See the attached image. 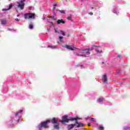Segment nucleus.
I'll list each match as a JSON object with an SVG mask.
<instances>
[{
    "label": "nucleus",
    "mask_w": 130,
    "mask_h": 130,
    "mask_svg": "<svg viewBox=\"0 0 130 130\" xmlns=\"http://www.w3.org/2000/svg\"><path fill=\"white\" fill-rule=\"evenodd\" d=\"M17 17H20V14H17Z\"/></svg>",
    "instance_id": "39"
},
{
    "label": "nucleus",
    "mask_w": 130,
    "mask_h": 130,
    "mask_svg": "<svg viewBox=\"0 0 130 130\" xmlns=\"http://www.w3.org/2000/svg\"><path fill=\"white\" fill-rule=\"evenodd\" d=\"M68 20H69V21H71L72 20V17L71 16H69L67 17Z\"/></svg>",
    "instance_id": "32"
},
{
    "label": "nucleus",
    "mask_w": 130,
    "mask_h": 130,
    "mask_svg": "<svg viewBox=\"0 0 130 130\" xmlns=\"http://www.w3.org/2000/svg\"><path fill=\"white\" fill-rule=\"evenodd\" d=\"M56 11L57 12V11H59L61 14H66V11L64 10H56Z\"/></svg>",
    "instance_id": "25"
},
{
    "label": "nucleus",
    "mask_w": 130,
    "mask_h": 130,
    "mask_svg": "<svg viewBox=\"0 0 130 130\" xmlns=\"http://www.w3.org/2000/svg\"><path fill=\"white\" fill-rule=\"evenodd\" d=\"M66 21L63 19H58L57 20V25H59V24H65Z\"/></svg>",
    "instance_id": "12"
},
{
    "label": "nucleus",
    "mask_w": 130,
    "mask_h": 130,
    "mask_svg": "<svg viewBox=\"0 0 130 130\" xmlns=\"http://www.w3.org/2000/svg\"><path fill=\"white\" fill-rule=\"evenodd\" d=\"M95 7H97L98 5H95Z\"/></svg>",
    "instance_id": "44"
},
{
    "label": "nucleus",
    "mask_w": 130,
    "mask_h": 130,
    "mask_svg": "<svg viewBox=\"0 0 130 130\" xmlns=\"http://www.w3.org/2000/svg\"><path fill=\"white\" fill-rule=\"evenodd\" d=\"M48 47L51 48V49H56V46L48 45Z\"/></svg>",
    "instance_id": "18"
},
{
    "label": "nucleus",
    "mask_w": 130,
    "mask_h": 130,
    "mask_svg": "<svg viewBox=\"0 0 130 130\" xmlns=\"http://www.w3.org/2000/svg\"><path fill=\"white\" fill-rule=\"evenodd\" d=\"M33 28H34V26H33V24H29V29L32 30V29H33Z\"/></svg>",
    "instance_id": "26"
},
{
    "label": "nucleus",
    "mask_w": 130,
    "mask_h": 130,
    "mask_svg": "<svg viewBox=\"0 0 130 130\" xmlns=\"http://www.w3.org/2000/svg\"><path fill=\"white\" fill-rule=\"evenodd\" d=\"M70 119L68 118V116H64L62 117V120L61 121V123L62 124L66 123V122H69Z\"/></svg>",
    "instance_id": "8"
},
{
    "label": "nucleus",
    "mask_w": 130,
    "mask_h": 130,
    "mask_svg": "<svg viewBox=\"0 0 130 130\" xmlns=\"http://www.w3.org/2000/svg\"><path fill=\"white\" fill-rule=\"evenodd\" d=\"M94 49V47H91L90 49H89V50H93Z\"/></svg>",
    "instance_id": "35"
},
{
    "label": "nucleus",
    "mask_w": 130,
    "mask_h": 130,
    "mask_svg": "<svg viewBox=\"0 0 130 130\" xmlns=\"http://www.w3.org/2000/svg\"><path fill=\"white\" fill-rule=\"evenodd\" d=\"M102 63L103 64V63H104V62H102Z\"/></svg>",
    "instance_id": "45"
},
{
    "label": "nucleus",
    "mask_w": 130,
    "mask_h": 130,
    "mask_svg": "<svg viewBox=\"0 0 130 130\" xmlns=\"http://www.w3.org/2000/svg\"><path fill=\"white\" fill-rule=\"evenodd\" d=\"M117 57H119V58H121V55H118L117 56Z\"/></svg>",
    "instance_id": "36"
},
{
    "label": "nucleus",
    "mask_w": 130,
    "mask_h": 130,
    "mask_svg": "<svg viewBox=\"0 0 130 130\" xmlns=\"http://www.w3.org/2000/svg\"><path fill=\"white\" fill-rule=\"evenodd\" d=\"M119 73V72H117V73H116V74H117V75H118V73Z\"/></svg>",
    "instance_id": "41"
},
{
    "label": "nucleus",
    "mask_w": 130,
    "mask_h": 130,
    "mask_svg": "<svg viewBox=\"0 0 130 130\" xmlns=\"http://www.w3.org/2000/svg\"><path fill=\"white\" fill-rule=\"evenodd\" d=\"M86 120H88L89 119V117H87V118H85Z\"/></svg>",
    "instance_id": "38"
},
{
    "label": "nucleus",
    "mask_w": 130,
    "mask_h": 130,
    "mask_svg": "<svg viewBox=\"0 0 130 130\" xmlns=\"http://www.w3.org/2000/svg\"><path fill=\"white\" fill-rule=\"evenodd\" d=\"M8 31H16V30H14L13 29H11V28H7Z\"/></svg>",
    "instance_id": "31"
},
{
    "label": "nucleus",
    "mask_w": 130,
    "mask_h": 130,
    "mask_svg": "<svg viewBox=\"0 0 130 130\" xmlns=\"http://www.w3.org/2000/svg\"><path fill=\"white\" fill-rule=\"evenodd\" d=\"M113 13L116 15H118V14H119V12L117 11V8H113Z\"/></svg>",
    "instance_id": "16"
},
{
    "label": "nucleus",
    "mask_w": 130,
    "mask_h": 130,
    "mask_svg": "<svg viewBox=\"0 0 130 130\" xmlns=\"http://www.w3.org/2000/svg\"><path fill=\"white\" fill-rule=\"evenodd\" d=\"M76 124H71L68 125V130H71L72 128H74L75 126H76Z\"/></svg>",
    "instance_id": "13"
},
{
    "label": "nucleus",
    "mask_w": 130,
    "mask_h": 130,
    "mask_svg": "<svg viewBox=\"0 0 130 130\" xmlns=\"http://www.w3.org/2000/svg\"><path fill=\"white\" fill-rule=\"evenodd\" d=\"M103 78L104 79L103 80V83H107V75L106 74L103 75Z\"/></svg>",
    "instance_id": "14"
},
{
    "label": "nucleus",
    "mask_w": 130,
    "mask_h": 130,
    "mask_svg": "<svg viewBox=\"0 0 130 130\" xmlns=\"http://www.w3.org/2000/svg\"><path fill=\"white\" fill-rule=\"evenodd\" d=\"M59 39L60 42H63V37L59 36Z\"/></svg>",
    "instance_id": "21"
},
{
    "label": "nucleus",
    "mask_w": 130,
    "mask_h": 130,
    "mask_svg": "<svg viewBox=\"0 0 130 130\" xmlns=\"http://www.w3.org/2000/svg\"><path fill=\"white\" fill-rule=\"evenodd\" d=\"M95 51L97 53H101L102 52V50H99V49L96 48Z\"/></svg>",
    "instance_id": "20"
},
{
    "label": "nucleus",
    "mask_w": 130,
    "mask_h": 130,
    "mask_svg": "<svg viewBox=\"0 0 130 130\" xmlns=\"http://www.w3.org/2000/svg\"><path fill=\"white\" fill-rule=\"evenodd\" d=\"M60 34H61L62 36H66V33L62 30H61V32L60 33Z\"/></svg>",
    "instance_id": "27"
},
{
    "label": "nucleus",
    "mask_w": 130,
    "mask_h": 130,
    "mask_svg": "<svg viewBox=\"0 0 130 130\" xmlns=\"http://www.w3.org/2000/svg\"><path fill=\"white\" fill-rule=\"evenodd\" d=\"M12 8H13V4H9V8L7 9H2V11H3L4 12H6V11H9V10H11V9H12Z\"/></svg>",
    "instance_id": "11"
},
{
    "label": "nucleus",
    "mask_w": 130,
    "mask_h": 130,
    "mask_svg": "<svg viewBox=\"0 0 130 130\" xmlns=\"http://www.w3.org/2000/svg\"><path fill=\"white\" fill-rule=\"evenodd\" d=\"M15 5L17 6V7L20 9V10H23L24 7H25L24 4L19 3V2L15 3Z\"/></svg>",
    "instance_id": "9"
},
{
    "label": "nucleus",
    "mask_w": 130,
    "mask_h": 130,
    "mask_svg": "<svg viewBox=\"0 0 130 130\" xmlns=\"http://www.w3.org/2000/svg\"><path fill=\"white\" fill-rule=\"evenodd\" d=\"M51 122L52 124H54V128L55 129H59V126L58 125V122H57V120H56V118H53L51 120Z\"/></svg>",
    "instance_id": "5"
},
{
    "label": "nucleus",
    "mask_w": 130,
    "mask_h": 130,
    "mask_svg": "<svg viewBox=\"0 0 130 130\" xmlns=\"http://www.w3.org/2000/svg\"><path fill=\"white\" fill-rule=\"evenodd\" d=\"M56 6H57V5H56V4H55L53 5V12L54 14H55V7H56Z\"/></svg>",
    "instance_id": "19"
},
{
    "label": "nucleus",
    "mask_w": 130,
    "mask_h": 130,
    "mask_svg": "<svg viewBox=\"0 0 130 130\" xmlns=\"http://www.w3.org/2000/svg\"><path fill=\"white\" fill-rule=\"evenodd\" d=\"M26 0H21L20 2H17V3H19V4H22V5H24L25 6V2Z\"/></svg>",
    "instance_id": "22"
},
{
    "label": "nucleus",
    "mask_w": 130,
    "mask_h": 130,
    "mask_svg": "<svg viewBox=\"0 0 130 130\" xmlns=\"http://www.w3.org/2000/svg\"><path fill=\"white\" fill-rule=\"evenodd\" d=\"M80 67H83V65H80Z\"/></svg>",
    "instance_id": "43"
},
{
    "label": "nucleus",
    "mask_w": 130,
    "mask_h": 130,
    "mask_svg": "<svg viewBox=\"0 0 130 130\" xmlns=\"http://www.w3.org/2000/svg\"><path fill=\"white\" fill-rule=\"evenodd\" d=\"M15 21H17V22H19L20 21V19L16 18L15 19Z\"/></svg>",
    "instance_id": "33"
},
{
    "label": "nucleus",
    "mask_w": 130,
    "mask_h": 130,
    "mask_svg": "<svg viewBox=\"0 0 130 130\" xmlns=\"http://www.w3.org/2000/svg\"><path fill=\"white\" fill-rule=\"evenodd\" d=\"M78 119H79V118L74 117L71 118L70 120H71L72 121H74V120H75V124H76V126H77V127H83V126H84V123L78 122Z\"/></svg>",
    "instance_id": "4"
},
{
    "label": "nucleus",
    "mask_w": 130,
    "mask_h": 130,
    "mask_svg": "<svg viewBox=\"0 0 130 130\" xmlns=\"http://www.w3.org/2000/svg\"><path fill=\"white\" fill-rule=\"evenodd\" d=\"M54 30L55 31V33H57V34H60L61 30L60 29L57 30L55 28H54Z\"/></svg>",
    "instance_id": "17"
},
{
    "label": "nucleus",
    "mask_w": 130,
    "mask_h": 130,
    "mask_svg": "<svg viewBox=\"0 0 130 130\" xmlns=\"http://www.w3.org/2000/svg\"><path fill=\"white\" fill-rule=\"evenodd\" d=\"M123 130H129V129H130V127L127 126H125L123 127Z\"/></svg>",
    "instance_id": "23"
},
{
    "label": "nucleus",
    "mask_w": 130,
    "mask_h": 130,
    "mask_svg": "<svg viewBox=\"0 0 130 130\" xmlns=\"http://www.w3.org/2000/svg\"><path fill=\"white\" fill-rule=\"evenodd\" d=\"M23 112H24V110H19L15 114H13L11 117V119L8 123L9 125L11 127H13L15 125V123H18V122H21Z\"/></svg>",
    "instance_id": "1"
},
{
    "label": "nucleus",
    "mask_w": 130,
    "mask_h": 130,
    "mask_svg": "<svg viewBox=\"0 0 130 130\" xmlns=\"http://www.w3.org/2000/svg\"><path fill=\"white\" fill-rule=\"evenodd\" d=\"M24 19H35V14L34 13H25L24 14Z\"/></svg>",
    "instance_id": "6"
},
{
    "label": "nucleus",
    "mask_w": 130,
    "mask_h": 130,
    "mask_svg": "<svg viewBox=\"0 0 130 130\" xmlns=\"http://www.w3.org/2000/svg\"><path fill=\"white\" fill-rule=\"evenodd\" d=\"M51 19L52 20H53V21H56V18L55 17H54V16H51Z\"/></svg>",
    "instance_id": "29"
},
{
    "label": "nucleus",
    "mask_w": 130,
    "mask_h": 130,
    "mask_svg": "<svg viewBox=\"0 0 130 130\" xmlns=\"http://www.w3.org/2000/svg\"><path fill=\"white\" fill-rule=\"evenodd\" d=\"M62 47L64 48H67L69 50H75V49H77L76 48H74L73 46H70L68 45H63Z\"/></svg>",
    "instance_id": "7"
},
{
    "label": "nucleus",
    "mask_w": 130,
    "mask_h": 130,
    "mask_svg": "<svg viewBox=\"0 0 130 130\" xmlns=\"http://www.w3.org/2000/svg\"><path fill=\"white\" fill-rule=\"evenodd\" d=\"M45 19H46V18L45 17L43 18V20H45Z\"/></svg>",
    "instance_id": "40"
},
{
    "label": "nucleus",
    "mask_w": 130,
    "mask_h": 130,
    "mask_svg": "<svg viewBox=\"0 0 130 130\" xmlns=\"http://www.w3.org/2000/svg\"><path fill=\"white\" fill-rule=\"evenodd\" d=\"M99 129L100 130H104V127L102 126H100L99 127Z\"/></svg>",
    "instance_id": "28"
},
{
    "label": "nucleus",
    "mask_w": 130,
    "mask_h": 130,
    "mask_svg": "<svg viewBox=\"0 0 130 130\" xmlns=\"http://www.w3.org/2000/svg\"><path fill=\"white\" fill-rule=\"evenodd\" d=\"M90 121H91L92 122H93V123H96V120H95L94 118H91Z\"/></svg>",
    "instance_id": "24"
},
{
    "label": "nucleus",
    "mask_w": 130,
    "mask_h": 130,
    "mask_svg": "<svg viewBox=\"0 0 130 130\" xmlns=\"http://www.w3.org/2000/svg\"><path fill=\"white\" fill-rule=\"evenodd\" d=\"M48 123H50V120L42 121L37 126V128H38L39 130H42L43 128H49Z\"/></svg>",
    "instance_id": "2"
},
{
    "label": "nucleus",
    "mask_w": 130,
    "mask_h": 130,
    "mask_svg": "<svg viewBox=\"0 0 130 130\" xmlns=\"http://www.w3.org/2000/svg\"><path fill=\"white\" fill-rule=\"evenodd\" d=\"M47 21H48V22L49 23H50L51 24H52V26H53V25H54V24H53V23L50 22V21L49 20V19L48 18H47Z\"/></svg>",
    "instance_id": "30"
},
{
    "label": "nucleus",
    "mask_w": 130,
    "mask_h": 130,
    "mask_svg": "<svg viewBox=\"0 0 130 130\" xmlns=\"http://www.w3.org/2000/svg\"><path fill=\"white\" fill-rule=\"evenodd\" d=\"M91 9H93V7H92Z\"/></svg>",
    "instance_id": "46"
},
{
    "label": "nucleus",
    "mask_w": 130,
    "mask_h": 130,
    "mask_svg": "<svg viewBox=\"0 0 130 130\" xmlns=\"http://www.w3.org/2000/svg\"><path fill=\"white\" fill-rule=\"evenodd\" d=\"M90 54L89 49H85L80 50L79 52L76 53V55L79 56H83L84 57H88Z\"/></svg>",
    "instance_id": "3"
},
{
    "label": "nucleus",
    "mask_w": 130,
    "mask_h": 130,
    "mask_svg": "<svg viewBox=\"0 0 130 130\" xmlns=\"http://www.w3.org/2000/svg\"><path fill=\"white\" fill-rule=\"evenodd\" d=\"M58 44H59V42H57Z\"/></svg>",
    "instance_id": "42"
},
{
    "label": "nucleus",
    "mask_w": 130,
    "mask_h": 130,
    "mask_svg": "<svg viewBox=\"0 0 130 130\" xmlns=\"http://www.w3.org/2000/svg\"><path fill=\"white\" fill-rule=\"evenodd\" d=\"M1 22L2 25H3V26L6 25V24H7V20L6 19H1Z\"/></svg>",
    "instance_id": "15"
},
{
    "label": "nucleus",
    "mask_w": 130,
    "mask_h": 130,
    "mask_svg": "<svg viewBox=\"0 0 130 130\" xmlns=\"http://www.w3.org/2000/svg\"><path fill=\"white\" fill-rule=\"evenodd\" d=\"M97 103L99 104H103V102H104V98H100L97 99L96 101Z\"/></svg>",
    "instance_id": "10"
},
{
    "label": "nucleus",
    "mask_w": 130,
    "mask_h": 130,
    "mask_svg": "<svg viewBox=\"0 0 130 130\" xmlns=\"http://www.w3.org/2000/svg\"><path fill=\"white\" fill-rule=\"evenodd\" d=\"M89 15H90V16H93V13L90 12L89 13Z\"/></svg>",
    "instance_id": "34"
},
{
    "label": "nucleus",
    "mask_w": 130,
    "mask_h": 130,
    "mask_svg": "<svg viewBox=\"0 0 130 130\" xmlns=\"http://www.w3.org/2000/svg\"><path fill=\"white\" fill-rule=\"evenodd\" d=\"M88 126H91V123H88Z\"/></svg>",
    "instance_id": "37"
}]
</instances>
